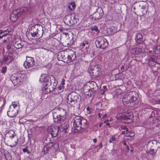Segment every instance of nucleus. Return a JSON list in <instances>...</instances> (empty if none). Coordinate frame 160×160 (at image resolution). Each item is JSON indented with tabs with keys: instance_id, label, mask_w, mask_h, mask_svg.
Wrapping results in <instances>:
<instances>
[{
	"instance_id": "obj_1",
	"label": "nucleus",
	"mask_w": 160,
	"mask_h": 160,
	"mask_svg": "<svg viewBox=\"0 0 160 160\" xmlns=\"http://www.w3.org/2000/svg\"><path fill=\"white\" fill-rule=\"evenodd\" d=\"M45 76V74H42L39 82L42 83V92L47 94L52 92L56 88L57 82H56V79L53 76Z\"/></svg>"
},
{
	"instance_id": "obj_2",
	"label": "nucleus",
	"mask_w": 160,
	"mask_h": 160,
	"mask_svg": "<svg viewBox=\"0 0 160 160\" xmlns=\"http://www.w3.org/2000/svg\"><path fill=\"white\" fill-rule=\"evenodd\" d=\"M73 126L75 132H80L82 130L88 128L87 120L81 117L77 116L73 119Z\"/></svg>"
},
{
	"instance_id": "obj_3",
	"label": "nucleus",
	"mask_w": 160,
	"mask_h": 160,
	"mask_svg": "<svg viewBox=\"0 0 160 160\" xmlns=\"http://www.w3.org/2000/svg\"><path fill=\"white\" fill-rule=\"evenodd\" d=\"M138 95L135 91H131L126 93L122 98V102L124 105L129 106L130 104L137 100Z\"/></svg>"
},
{
	"instance_id": "obj_4",
	"label": "nucleus",
	"mask_w": 160,
	"mask_h": 160,
	"mask_svg": "<svg viewBox=\"0 0 160 160\" xmlns=\"http://www.w3.org/2000/svg\"><path fill=\"white\" fill-rule=\"evenodd\" d=\"M30 32L32 37L40 38L43 35V27L39 24H35L31 27Z\"/></svg>"
},
{
	"instance_id": "obj_5",
	"label": "nucleus",
	"mask_w": 160,
	"mask_h": 160,
	"mask_svg": "<svg viewBox=\"0 0 160 160\" xmlns=\"http://www.w3.org/2000/svg\"><path fill=\"white\" fill-rule=\"evenodd\" d=\"M136 6L138 9V13L142 16L146 14L148 11V4L146 2L140 1L136 4Z\"/></svg>"
},
{
	"instance_id": "obj_6",
	"label": "nucleus",
	"mask_w": 160,
	"mask_h": 160,
	"mask_svg": "<svg viewBox=\"0 0 160 160\" xmlns=\"http://www.w3.org/2000/svg\"><path fill=\"white\" fill-rule=\"evenodd\" d=\"M81 96L75 92L69 94L67 97V102L69 104H74L81 100Z\"/></svg>"
},
{
	"instance_id": "obj_7",
	"label": "nucleus",
	"mask_w": 160,
	"mask_h": 160,
	"mask_svg": "<svg viewBox=\"0 0 160 160\" xmlns=\"http://www.w3.org/2000/svg\"><path fill=\"white\" fill-rule=\"evenodd\" d=\"M24 65L26 68L32 67L33 68L32 69L35 70H38L40 68L39 65L35 63L34 58L30 57H27L26 61L24 62Z\"/></svg>"
},
{
	"instance_id": "obj_8",
	"label": "nucleus",
	"mask_w": 160,
	"mask_h": 160,
	"mask_svg": "<svg viewBox=\"0 0 160 160\" xmlns=\"http://www.w3.org/2000/svg\"><path fill=\"white\" fill-rule=\"evenodd\" d=\"M96 47L100 49H104L108 45V42L107 39L103 37H99L95 42Z\"/></svg>"
},
{
	"instance_id": "obj_9",
	"label": "nucleus",
	"mask_w": 160,
	"mask_h": 160,
	"mask_svg": "<svg viewBox=\"0 0 160 160\" xmlns=\"http://www.w3.org/2000/svg\"><path fill=\"white\" fill-rule=\"evenodd\" d=\"M119 117L122 120H123L126 123H130L132 122L133 113L131 112H125L119 115Z\"/></svg>"
},
{
	"instance_id": "obj_10",
	"label": "nucleus",
	"mask_w": 160,
	"mask_h": 160,
	"mask_svg": "<svg viewBox=\"0 0 160 160\" xmlns=\"http://www.w3.org/2000/svg\"><path fill=\"white\" fill-rule=\"evenodd\" d=\"M57 112L58 116H61L62 120H65L66 119L67 112L65 109L59 107H57L53 109Z\"/></svg>"
},
{
	"instance_id": "obj_11",
	"label": "nucleus",
	"mask_w": 160,
	"mask_h": 160,
	"mask_svg": "<svg viewBox=\"0 0 160 160\" xmlns=\"http://www.w3.org/2000/svg\"><path fill=\"white\" fill-rule=\"evenodd\" d=\"M58 127H54L52 128L48 127L47 131L48 133L51 134L52 137H55L58 135Z\"/></svg>"
},
{
	"instance_id": "obj_12",
	"label": "nucleus",
	"mask_w": 160,
	"mask_h": 160,
	"mask_svg": "<svg viewBox=\"0 0 160 160\" xmlns=\"http://www.w3.org/2000/svg\"><path fill=\"white\" fill-rule=\"evenodd\" d=\"M53 119L54 122L57 123H60L63 122L64 120H62L61 116H58L57 112L53 109L52 111Z\"/></svg>"
},
{
	"instance_id": "obj_13",
	"label": "nucleus",
	"mask_w": 160,
	"mask_h": 160,
	"mask_svg": "<svg viewBox=\"0 0 160 160\" xmlns=\"http://www.w3.org/2000/svg\"><path fill=\"white\" fill-rule=\"evenodd\" d=\"M88 86L90 90L92 91L93 95H95L98 89L97 83L94 81H91L88 83Z\"/></svg>"
},
{
	"instance_id": "obj_14",
	"label": "nucleus",
	"mask_w": 160,
	"mask_h": 160,
	"mask_svg": "<svg viewBox=\"0 0 160 160\" xmlns=\"http://www.w3.org/2000/svg\"><path fill=\"white\" fill-rule=\"evenodd\" d=\"M102 16V13H100L97 12L91 15L90 18L92 20L97 21L100 20Z\"/></svg>"
},
{
	"instance_id": "obj_15",
	"label": "nucleus",
	"mask_w": 160,
	"mask_h": 160,
	"mask_svg": "<svg viewBox=\"0 0 160 160\" xmlns=\"http://www.w3.org/2000/svg\"><path fill=\"white\" fill-rule=\"evenodd\" d=\"M156 58L157 56L155 55L150 56L148 59V64L149 66H153L156 64Z\"/></svg>"
},
{
	"instance_id": "obj_16",
	"label": "nucleus",
	"mask_w": 160,
	"mask_h": 160,
	"mask_svg": "<svg viewBox=\"0 0 160 160\" xmlns=\"http://www.w3.org/2000/svg\"><path fill=\"white\" fill-rule=\"evenodd\" d=\"M20 16V14L16 10H14L11 14L10 19L12 22H14Z\"/></svg>"
},
{
	"instance_id": "obj_17",
	"label": "nucleus",
	"mask_w": 160,
	"mask_h": 160,
	"mask_svg": "<svg viewBox=\"0 0 160 160\" xmlns=\"http://www.w3.org/2000/svg\"><path fill=\"white\" fill-rule=\"evenodd\" d=\"M18 113V110L16 108H11L10 110L7 112V115L10 118L15 117Z\"/></svg>"
},
{
	"instance_id": "obj_18",
	"label": "nucleus",
	"mask_w": 160,
	"mask_h": 160,
	"mask_svg": "<svg viewBox=\"0 0 160 160\" xmlns=\"http://www.w3.org/2000/svg\"><path fill=\"white\" fill-rule=\"evenodd\" d=\"M144 52V48L143 47H138L133 48L131 51V53L133 54H137L143 53Z\"/></svg>"
},
{
	"instance_id": "obj_19",
	"label": "nucleus",
	"mask_w": 160,
	"mask_h": 160,
	"mask_svg": "<svg viewBox=\"0 0 160 160\" xmlns=\"http://www.w3.org/2000/svg\"><path fill=\"white\" fill-rule=\"evenodd\" d=\"M135 40L136 43L143 45V42L144 40L142 35L140 33H138L137 34L135 37Z\"/></svg>"
},
{
	"instance_id": "obj_20",
	"label": "nucleus",
	"mask_w": 160,
	"mask_h": 160,
	"mask_svg": "<svg viewBox=\"0 0 160 160\" xmlns=\"http://www.w3.org/2000/svg\"><path fill=\"white\" fill-rule=\"evenodd\" d=\"M72 53L70 55L67 56V62H68L72 61L75 60L76 58V55L74 52L72 51Z\"/></svg>"
},
{
	"instance_id": "obj_21",
	"label": "nucleus",
	"mask_w": 160,
	"mask_h": 160,
	"mask_svg": "<svg viewBox=\"0 0 160 160\" xmlns=\"http://www.w3.org/2000/svg\"><path fill=\"white\" fill-rule=\"evenodd\" d=\"M84 47H85V50L86 51H87L89 47V43L88 41H84L81 43L80 47L82 48Z\"/></svg>"
},
{
	"instance_id": "obj_22",
	"label": "nucleus",
	"mask_w": 160,
	"mask_h": 160,
	"mask_svg": "<svg viewBox=\"0 0 160 160\" xmlns=\"http://www.w3.org/2000/svg\"><path fill=\"white\" fill-rule=\"evenodd\" d=\"M10 139H12L16 136L14 132L12 130H9L6 134Z\"/></svg>"
},
{
	"instance_id": "obj_23",
	"label": "nucleus",
	"mask_w": 160,
	"mask_h": 160,
	"mask_svg": "<svg viewBox=\"0 0 160 160\" xmlns=\"http://www.w3.org/2000/svg\"><path fill=\"white\" fill-rule=\"evenodd\" d=\"M28 7H23L19 8V9H17L16 10L20 14V15L21 16L22 13L26 12L28 11Z\"/></svg>"
},
{
	"instance_id": "obj_24",
	"label": "nucleus",
	"mask_w": 160,
	"mask_h": 160,
	"mask_svg": "<svg viewBox=\"0 0 160 160\" xmlns=\"http://www.w3.org/2000/svg\"><path fill=\"white\" fill-rule=\"evenodd\" d=\"M69 125L68 124H64L63 126L61 125L59 127V129L61 131L64 132H66L68 128Z\"/></svg>"
},
{
	"instance_id": "obj_25",
	"label": "nucleus",
	"mask_w": 160,
	"mask_h": 160,
	"mask_svg": "<svg viewBox=\"0 0 160 160\" xmlns=\"http://www.w3.org/2000/svg\"><path fill=\"white\" fill-rule=\"evenodd\" d=\"M64 20H65L66 22L68 24L69 23V24H71V17L70 15H68L66 16L64 18Z\"/></svg>"
},
{
	"instance_id": "obj_26",
	"label": "nucleus",
	"mask_w": 160,
	"mask_h": 160,
	"mask_svg": "<svg viewBox=\"0 0 160 160\" xmlns=\"http://www.w3.org/2000/svg\"><path fill=\"white\" fill-rule=\"evenodd\" d=\"M11 79L13 81H14V83L15 82H19L17 74H12L11 77Z\"/></svg>"
},
{
	"instance_id": "obj_27",
	"label": "nucleus",
	"mask_w": 160,
	"mask_h": 160,
	"mask_svg": "<svg viewBox=\"0 0 160 160\" xmlns=\"http://www.w3.org/2000/svg\"><path fill=\"white\" fill-rule=\"evenodd\" d=\"M17 74L19 82H22V81L23 79L25 77L24 74L22 73H19Z\"/></svg>"
},
{
	"instance_id": "obj_28",
	"label": "nucleus",
	"mask_w": 160,
	"mask_h": 160,
	"mask_svg": "<svg viewBox=\"0 0 160 160\" xmlns=\"http://www.w3.org/2000/svg\"><path fill=\"white\" fill-rule=\"evenodd\" d=\"M75 7V4L74 2H72L68 4V8L70 11H72V9H74Z\"/></svg>"
},
{
	"instance_id": "obj_29",
	"label": "nucleus",
	"mask_w": 160,
	"mask_h": 160,
	"mask_svg": "<svg viewBox=\"0 0 160 160\" xmlns=\"http://www.w3.org/2000/svg\"><path fill=\"white\" fill-rule=\"evenodd\" d=\"M47 147H49L51 148H52V147H54V148H56L57 147V148H58V143H55L54 144L52 142H50L48 144Z\"/></svg>"
},
{
	"instance_id": "obj_30",
	"label": "nucleus",
	"mask_w": 160,
	"mask_h": 160,
	"mask_svg": "<svg viewBox=\"0 0 160 160\" xmlns=\"http://www.w3.org/2000/svg\"><path fill=\"white\" fill-rule=\"evenodd\" d=\"M92 91V90H90L89 91L86 92L85 94L86 96L89 97H91L92 96L94 97L95 95H93L92 94L93 92Z\"/></svg>"
},
{
	"instance_id": "obj_31",
	"label": "nucleus",
	"mask_w": 160,
	"mask_h": 160,
	"mask_svg": "<svg viewBox=\"0 0 160 160\" xmlns=\"http://www.w3.org/2000/svg\"><path fill=\"white\" fill-rule=\"evenodd\" d=\"M90 30L92 31H94L97 32V33H99L100 32V30L98 29L97 27L96 26H92L90 28Z\"/></svg>"
},
{
	"instance_id": "obj_32",
	"label": "nucleus",
	"mask_w": 160,
	"mask_h": 160,
	"mask_svg": "<svg viewBox=\"0 0 160 160\" xmlns=\"http://www.w3.org/2000/svg\"><path fill=\"white\" fill-rule=\"evenodd\" d=\"M14 47L17 49H19L22 48V46L20 43L15 42L13 45Z\"/></svg>"
},
{
	"instance_id": "obj_33",
	"label": "nucleus",
	"mask_w": 160,
	"mask_h": 160,
	"mask_svg": "<svg viewBox=\"0 0 160 160\" xmlns=\"http://www.w3.org/2000/svg\"><path fill=\"white\" fill-rule=\"evenodd\" d=\"M152 113L153 117L157 118L159 114V111L158 110H154L152 112Z\"/></svg>"
},
{
	"instance_id": "obj_34",
	"label": "nucleus",
	"mask_w": 160,
	"mask_h": 160,
	"mask_svg": "<svg viewBox=\"0 0 160 160\" xmlns=\"http://www.w3.org/2000/svg\"><path fill=\"white\" fill-rule=\"evenodd\" d=\"M90 90V89L89 87L88 84H87L84 86L83 87V91H84L85 94L86 92H88Z\"/></svg>"
},
{
	"instance_id": "obj_35",
	"label": "nucleus",
	"mask_w": 160,
	"mask_h": 160,
	"mask_svg": "<svg viewBox=\"0 0 160 160\" xmlns=\"http://www.w3.org/2000/svg\"><path fill=\"white\" fill-rule=\"evenodd\" d=\"M157 150L155 152V150L154 149L150 148V154L152 155L153 157L155 156L156 155V152Z\"/></svg>"
},
{
	"instance_id": "obj_36",
	"label": "nucleus",
	"mask_w": 160,
	"mask_h": 160,
	"mask_svg": "<svg viewBox=\"0 0 160 160\" xmlns=\"http://www.w3.org/2000/svg\"><path fill=\"white\" fill-rule=\"evenodd\" d=\"M107 102L105 101H102L101 102H100L98 103V105H101L102 108H104L105 106L107 105Z\"/></svg>"
},
{
	"instance_id": "obj_37",
	"label": "nucleus",
	"mask_w": 160,
	"mask_h": 160,
	"mask_svg": "<svg viewBox=\"0 0 160 160\" xmlns=\"http://www.w3.org/2000/svg\"><path fill=\"white\" fill-rule=\"evenodd\" d=\"M11 57V56H10L5 55L3 57V61L4 62L7 61Z\"/></svg>"
},
{
	"instance_id": "obj_38",
	"label": "nucleus",
	"mask_w": 160,
	"mask_h": 160,
	"mask_svg": "<svg viewBox=\"0 0 160 160\" xmlns=\"http://www.w3.org/2000/svg\"><path fill=\"white\" fill-rule=\"evenodd\" d=\"M7 70V67H3L2 68L1 72L2 73L4 74Z\"/></svg>"
},
{
	"instance_id": "obj_39",
	"label": "nucleus",
	"mask_w": 160,
	"mask_h": 160,
	"mask_svg": "<svg viewBox=\"0 0 160 160\" xmlns=\"http://www.w3.org/2000/svg\"><path fill=\"white\" fill-rule=\"evenodd\" d=\"M99 70V69L98 68V66L95 65L94 68H93L92 70L94 71L98 72Z\"/></svg>"
},
{
	"instance_id": "obj_40",
	"label": "nucleus",
	"mask_w": 160,
	"mask_h": 160,
	"mask_svg": "<svg viewBox=\"0 0 160 160\" xmlns=\"http://www.w3.org/2000/svg\"><path fill=\"white\" fill-rule=\"evenodd\" d=\"M156 61V63H157L159 64H160V57H158L157 56Z\"/></svg>"
},
{
	"instance_id": "obj_41",
	"label": "nucleus",
	"mask_w": 160,
	"mask_h": 160,
	"mask_svg": "<svg viewBox=\"0 0 160 160\" xmlns=\"http://www.w3.org/2000/svg\"><path fill=\"white\" fill-rule=\"evenodd\" d=\"M138 3V2H135L134 3V6L133 7V9L134 10H135L136 9V11L138 12V8H137V7L136 6V4H137Z\"/></svg>"
},
{
	"instance_id": "obj_42",
	"label": "nucleus",
	"mask_w": 160,
	"mask_h": 160,
	"mask_svg": "<svg viewBox=\"0 0 160 160\" xmlns=\"http://www.w3.org/2000/svg\"><path fill=\"white\" fill-rule=\"evenodd\" d=\"M22 151L24 152H26L27 153L29 154L30 153V152L26 148H24L22 149Z\"/></svg>"
},
{
	"instance_id": "obj_43",
	"label": "nucleus",
	"mask_w": 160,
	"mask_h": 160,
	"mask_svg": "<svg viewBox=\"0 0 160 160\" xmlns=\"http://www.w3.org/2000/svg\"><path fill=\"white\" fill-rule=\"evenodd\" d=\"M11 43H8L7 46L6 48L8 50L10 49H11Z\"/></svg>"
},
{
	"instance_id": "obj_44",
	"label": "nucleus",
	"mask_w": 160,
	"mask_h": 160,
	"mask_svg": "<svg viewBox=\"0 0 160 160\" xmlns=\"http://www.w3.org/2000/svg\"><path fill=\"white\" fill-rule=\"evenodd\" d=\"M115 140V138L114 137H112L109 139V141L110 143H111L112 142V141H114Z\"/></svg>"
},
{
	"instance_id": "obj_45",
	"label": "nucleus",
	"mask_w": 160,
	"mask_h": 160,
	"mask_svg": "<svg viewBox=\"0 0 160 160\" xmlns=\"http://www.w3.org/2000/svg\"><path fill=\"white\" fill-rule=\"evenodd\" d=\"M2 33V32H0V39L1 38H3L4 37V36H5L7 35V34L6 33V34H4L3 35H2V36L1 35Z\"/></svg>"
},
{
	"instance_id": "obj_46",
	"label": "nucleus",
	"mask_w": 160,
	"mask_h": 160,
	"mask_svg": "<svg viewBox=\"0 0 160 160\" xmlns=\"http://www.w3.org/2000/svg\"><path fill=\"white\" fill-rule=\"evenodd\" d=\"M155 48H156V49H157V51L159 52L160 50V45H157L155 46Z\"/></svg>"
},
{
	"instance_id": "obj_47",
	"label": "nucleus",
	"mask_w": 160,
	"mask_h": 160,
	"mask_svg": "<svg viewBox=\"0 0 160 160\" xmlns=\"http://www.w3.org/2000/svg\"><path fill=\"white\" fill-rule=\"evenodd\" d=\"M12 106L13 107V108H15V107L17 106V104H15V102H13L12 103Z\"/></svg>"
},
{
	"instance_id": "obj_48",
	"label": "nucleus",
	"mask_w": 160,
	"mask_h": 160,
	"mask_svg": "<svg viewBox=\"0 0 160 160\" xmlns=\"http://www.w3.org/2000/svg\"><path fill=\"white\" fill-rule=\"evenodd\" d=\"M65 80L64 79H63L62 80V82L61 83V85L62 86V87H63V86L65 84L64 82Z\"/></svg>"
},
{
	"instance_id": "obj_49",
	"label": "nucleus",
	"mask_w": 160,
	"mask_h": 160,
	"mask_svg": "<svg viewBox=\"0 0 160 160\" xmlns=\"http://www.w3.org/2000/svg\"><path fill=\"white\" fill-rule=\"evenodd\" d=\"M108 91V90H102V89L101 90V94L102 95L104 94V93L105 92H107V91Z\"/></svg>"
},
{
	"instance_id": "obj_50",
	"label": "nucleus",
	"mask_w": 160,
	"mask_h": 160,
	"mask_svg": "<svg viewBox=\"0 0 160 160\" xmlns=\"http://www.w3.org/2000/svg\"><path fill=\"white\" fill-rule=\"evenodd\" d=\"M130 133L131 135L130 136V137H132L134 136L135 134L133 132L131 131L130 132Z\"/></svg>"
},
{
	"instance_id": "obj_51",
	"label": "nucleus",
	"mask_w": 160,
	"mask_h": 160,
	"mask_svg": "<svg viewBox=\"0 0 160 160\" xmlns=\"http://www.w3.org/2000/svg\"><path fill=\"white\" fill-rule=\"evenodd\" d=\"M155 102L156 104H160V99L156 100L155 101Z\"/></svg>"
},
{
	"instance_id": "obj_52",
	"label": "nucleus",
	"mask_w": 160,
	"mask_h": 160,
	"mask_svg": "<svg viewBox=\"0 0 160 160\" xmlns=\"http://www.w3.org/2000/svg\"><path fill=\"white\" fill-rule=\"evenodd\" d=\"M50 148H50V147H47V145L44 148V149L45 150V149H46V151H48V150L49 149H50Z\"/></svg>"
},
{
	"instance_id": "obj_53",
	"label": "nucleus",
	"mask_w": 160,
	"mask_h": 160,
	"mask_svg": "<svg viewBox=\"0 0 160 160\" xmlns=\"http://www.w3.org/2000/svg\"><path fill=\"white\" fill-rule=\"evenodd\" d=\"M127 128L126 126H121V128L122 129L125 130Z\"/></svg>"
},
{
	"instance_id": "obj_54",
	"label": "nucleus",
	"mask_w": 160,
	"mask_h": 160,
	"mask_svg": "<svg viewBox=\"0 0 160 160\" xmlns=\"http://www.w3.org/2000/svg\"><path fill=\"white\" fill-rule=\"evenodd\" d=\"M156 48H155V46H154L153 48V52L155 53H157L156 51H157V49H156Z\"/></svg>"
},
{
	"instance_id": "obj_55",
	"label": "nucleus",
	"mask_w": 160,
	"mask_h": 160,
	"mask_svg": "<svg viewBox=\"0 0 160 160\" xmlns=\"http://www.w3.org/2000/svg\"><path fill=\"white\" fill-rule=\"evenodd\" d=\"M143 106L144 107V108H148L149 107V106L147 104H143Z\"/></svg>"
},
{
	"instance_id": "obj_56",
	"label": "nucleus",
	"mask_w": 160,
	"mask_h": 160,
	"mask_svg": "<svg viewBox=\"0 0 160 160\" xmlns=\"http://www.w3.org/2000/svg\"><path fill=\"white\" fill-rule=\"evenodd\" d=\"M103 89L102 90H108L107 88V87L105 86H104L103 87Z\"/></svg>"
},
{
	"instance_id": "obj_57",
	"label": "nucleus",
	"mask_w": 160,
	"mask_h": 160,
	"mask_svg": "<svg viewBox=\"0 0 160 160\" xmlns=\"http://www.w3.org/2000/svg\"><path fill=\"white\" fill-rule=\"evenodd\" d=\"M18 139L17 140V141H15V144L14 145H13V146H12V145H10V146L11 147H14L16 145H17V143H18Z\"/></svg>"
},
{
	"instance_id": "obj_58",
	"label": "nucleus",
	"mask_w": 160,
	"mask_h": 160,
	"mask_svg": "<svg viewBox=\"0 0 160 160\" xmlns=\"http://www.w3.org/2000/svg\"><path fill=\"white\" fill-rule=\"evenodd\" d=\"M155 68V67H154L153 68H152V71H153V72H156V71L158 69V68H157L156 69L154 70L153 69V68Z\"/></svg>"
},
{
	"instance_id": "obj_59",
	"label": "nucleus",
	"mask_w": 160,
	"mask_h": 160,
	"mask_svg": "<svg viewBox=\"0 0 160 160\" xmlns=\"http://www.w3.org/2000/svg\"><path fill=\"white\" fill-rule=\"evenodd\" d=\"M58 89L59 90H62V87L61 86H59L58 87Z\"/></svg>"
},
{
	"instance_id": "obj_60",
	"label": "nucleus",
	"mask_w": 160,
	"mask_h": 160,
	"mask_svg": "<svg viewBox=\"0 0 160 160\" xmlns=\"http://www.w3.org/2000/svg\"><path fill=\"white\" fill-rule=\"evenodd\" d=\"M146 153L149 155L150 154V151H148V150H147L146 151Z\"/></svg>"
},
{
	"instance_id": "obj_61",
	"label": "nucleus",
	"mask_w": 160,
	"mask_h": 160,
	"mask_svg": "<svg viewBox=\"0 0 160 160\" xmlns=\"http://www.w3.org/2000/svg\"><path fill=\"white\" fill-rule=\"evenodd\" d=\"M97 140L96 138H94L93 139V142L94 143H96L97 142Z\"/></svg>"
},
{
	"instance_id": "obj_62",
	"label": "nucleus",
	"mask_w": 160,
	"mask_h": 160,
	"mask_svg": "<svg viewBox=\"0 0 160 160\" xmlns=\"http://www.w3.org/2000/svg\"><path fill=\"white\" fill-rule=\"evenodd\" d=\"M107 116V115L106 114H104V115L102 116V118H106Z\"/></svg>"
},
{
	"instance_id": "obj_63",
	"label": "nucleus",
	"mask_w": 160,
	"mask_h": 160,
	"mask_svg": "<svg viewBox=\"0 0 160 160\" xmlns=\"http://www.w3.org/2000/svg\"><path fill=\"white\" fill-rule=\"evenodd\" d=\"M99 146L100 148H102V144L101 142L99 145Z\"/></svg>"
},
{
	"instance_id": "obj_64",
	"label": "nucleus",
	"mask_w": 160,
	"mask_h": 160,
	"mask_svg": "<svg viewBox=\"0 0 160 160\" xmlns=\"http://www.w3.org/2000/svg\"><path fill=\"white\" fill-rule=\"evenodd\" d=\"M123 145H124V146H127V145L126 142H123Z\"/></svg>"
}]
</instances>
